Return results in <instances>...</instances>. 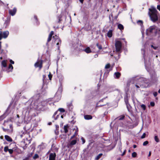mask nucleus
<instances>
[{
  "label": "nucleus",
  "mask_w": 160,
  "mask_h": 160,
  "mask_svg": "<svg viewBox=\"0 0 160 160\" xmlns=\"http://www.w3.org/2000/svg\"><path fill=\"white\" fill-rule=\"evenodd\" d=\"M150 12L149 13L150 18L153 22H155L158 20V12L156 8H153L149 9Z\"/></svg>",
  "instance_id": "obj_1"
},
{
  "label": "nucleus",
  "mask_w": 160,
  "mask_h": 160,
  "mask_svg": "<svg viewBox=\"0 0 160 160\" xmlns=\"http://www.w3.org/2000/svg\"><path fill=\"white\" fill-rule=\"evenodd\" d=\"M157 27L155 25L150 26L146 30V34L148 35L156 36Z\"/></svg>",
  "instance_id": "obj_2"
},
{
  "label": "nucleus",
  "mask_w": 160,
  "mask_h": 160,
  "mask_svg": "<svg viewBox=\"0 0 160 160\" xmlns=\"http://www.w3.org/2000/svg\"><path fill=\"white\" fill-rule=\"evenodd\" d=\"M65 111V110L62 108H59L54 114L52 116V118H55V120H56L59 117V115L62 112H64Z\"/></svg>",
  "instance_id": "obj_3"
},
{
  "label": "nucleus",
  "mask_w": 160,
  "mask_h": 160,
  "mask_svg": "<svg viewBox=\"0 0 160 160\" xmlns=\"http://www.w3.org/2000/svg\"><path fill=\"white\" fill-rule=\"evenodd\" d=\"M143 78H140L138 79V81L135 85V86L137 88H138L140 87H143L144 86V82L142 81Z\"/></svg>",
  "instance_id": "obj_4"
},
{
  "label": "nucleus",
  "mask_w": 160,
  "mask_h": 160,
  "mask_svg": "<svg viewBox=\"0 0 160 160\" xmlns=\"http://www.w3.org/2000/svg\"><path fill=\"white\" fill-rule=\"evenodd\" d=\"M116 51L117 52L120 51L122 48V43L120 41H117L115 43Z\"/></svg>",
  "instance_id": "obj_5"
},
{
  "label": "nucleus",
  "mask_w": 160,
  "mask_h": 160,
  "mask_svg": "<svg viewBox=\"0 0 160 160\" xmlns=\"http://www.w3.org/2000/svg\"><path fill=\"white\" fill-rule=\"evenodd\" d=\"M43 61L42 60L38 59L37 62L34 64V66L35 68L39 67V70H40L42 67Z\"/></svg>",
  "instance_id": "obj_6"
},
{
  "label": "nucleus",
  "mask_w": 160,
  "mask_h": 160,
  "mask_svg": "<svg viewBox=\"0 0 160 160\" xmlns=\"http://www.w3.org/2000/svg\"><path fill=\"white\" fill-rule=\"evenodd\" d=\"M9 34V32L6 31L2 33L1 32L0 33V40L2 38H6L8 36Z\"/></svg>",
  "instance_id": "obj_7"
},
{
  "label": "nucleus",
  "mask_w": 160,
  "mask_h": 160,
  "mask_svg": "<svg viewBox=\"0 0 160 160\" xmlns=\"http://www.w3.org/2000/svg\"><path fill=\"white\" fill-rule=\"evenodd\" d=\"M27 142H28L29 143H30V142L27 139H26L25 140L24 139L23 141H22L21 142V145L24 150L26 149L27 147Z\"/></svg>",
  "instance_id": "obj_8"
},
{
  "label": "nucleus",
  "mask_w": 160,
  "mask_h": 160,
  "mask_svg": "<svg viewBox=\"0 0 160 160\" xmlns=\"http://www.w3.org/2000/svg\"><path fill=\"white\" fill-rule=\"evenodd\" d=\"M33 104H34V107L33 108L36 109H41V108H42V106H41V104L38 103V104L37 102H34Z\"/></svg>",
  "instance_id": "obj_9"
},
{
  "label": "nucleus",
  "mask_w": 160,
  "mask_h": 160,
  "mask_svg": "<svg viewBox=\"0 0 160 160\" xmlns=\"http://www.w3.org/2000/svg\"><path fill=\"white\" fill-rule=\"evenodd\" d=\"M53 38H54V39H56L55 41L57 42L56 43L57 46L58 47V49H59V44H61V40L60 39V38L58 37V38H55L54 36H53Z\"/></svg>",
  "instance_id": "obj_10"
},
{
  "label": "nucleus",
  "mask_w": 160,
  "mask_h": 160,
  "mask_svg": "<svg viewBox=\"0 0 160 160\" xmlns=\"http://www.w3.org/2000/svg\"><path fill=\"white\" fill-rule=\"evenodd\" d=\"M56 156L55 153H51L49 155V160H55Z\"/></svg>",
  "instance_id": "obj_11"
},
{
  "label": "nucleus",
  "mask_w": 160,
  "mask_h": 160,
  "mask_svg": "<svg viewBox=\"0 0 160 160\" xmlns=\"http://www.w3.org/2000/svg\"><path fill=\"white\" fill-rule=\"evenodd\" d=\"M17 11V9L16 8H14L12 10L10 9L9 10V13L12 16L14 15Z\"/></svg>",
  "instance_id": "obj_12"
},
{
  "label": "nucleus",
  "mask_w": 160,
  "mask_h": 160,
  "mask_svg": "<svg viewBox=\"0 0 160 160\" xmlns=\"http://www.w3.org/2000/svg\"><path fill=\"white\" fill-rule=\"evenodd\" d=\"M138 79L136 77H134L132 78V79L130 81H128L127 83V87L129 88L130 85V83L131 82H133V81L136 80Z\"/></svg>",
  "instance_id": "obj_13"
},
{
  "label": "nucleus",
  "mask_w": 160,
  "mask_h": 160,
  "mask_svg": "<svg viewBox=\"0 0 160 160\" xmlns=\"http://www.w3.org/2000/svg\"><path fill=\"white\" fill-rule=\"evenodd\" d=\"M84 118L85 120H87L91 119L92 118V116L91 115H84Z\"/></svg>",
  "instance_id": "obj_14"
},
{
  "label": "nucleus",
  "mask_w": 160,
  "mask_h": 160,
  "mask_svg": "<svg viewBox=\"0 0 160 160\" xmlns=\"http://www.w3.org/2000/svg\"><path fill=\"white\" fill-rule=\"evenodd\" d=\"M3 125L5 126H6L7 127H8V126H9V127L10 128H11L12 127V126L11 124H9V122H8V120H7V121H5L4 122V123H3Z\"/></svg>",
  "instance_id": "obj_15"
},
{
  "label": "nucleus",
  "mask_w": 160,
  "mask_h": 160,
  "mask_svg": "<svg viewBox=\"0 0 160 160\" xmlns=\"http://www.w3.org/2000/svg\"><path fill=\"white\" fill-rule=\"evenodd\" d=\"M110 67V64H109V63H108L106 65V66L105 67V68L106 69V71H105V73H107V72L108 73L110 71V70H107L106 69L109 68Z\"/></svg>",
  "instance_id": "obj_16"
},
{
  "label": "nucleus",
  "mask_w": 160,
  "mask_h": 160,
  "mask_svg": "<svg viewBox=\"0 0 160 160\" xmlns=\"http://www.w3.org/2000/svg\"><path fill=\"white\" fill-rule=\"evenodd\" d=\"M83 51H85L87 53H90L92 52L90 48L89 47H87L85 49H84Z\"/></svg>",
  "instance_id": "obj_17"
},
{
  "label": "nucleus",
  "mask_w": 160,
  "mask_h": 160,
  "mask_svg": "<svg viewBox=\"0 0 160 160\" xmlns=\"http://www.w3.org/2000/svg\"><path fill=\"white\" fill-rule=\"evenodd\" d=\"M5 139L8 142H12V140L11 138L9 136L6 135L5 136Z\"/></svg>",
  "instance_id": "obj_18"
},
{
  "label": "nucleus",
  "mask_w": 160,
  "mask_h": 160,
  "mask_svg": "<svg viewBox=\"0 0 160 160\" xmlns=\"http://www.w3.org/2000/svg\"><path fill=\"white\" fill-rule=\"evenodd\" d=\"M112 30H109L107 33V36L111 38L112 37Z\"/></svg>",
  "instance_id": "obj_19"
},
{
  "label": "nucleus",
  "mask_w": 160,
  "mask_h": 160,
  "mask_svg": "<svg viewBox=\"0 0 160 160\" xmlns=\"http://www.w3.org/2000/svg\"><path fill=\"white\" fill-rule=\"evenodd\" d=\"M120 73L119 72H117L114 73V76L115 78H118L120 77Z\"/></svg>",
  "instance_id": "obj_20"
},
{
  "label": "nucleus",
  "mask_w": 160,
  "mask_h": 160,
  "mask_svg": "<svg viewBox=\"0 0 160 160\" xmlns=\"http://www.w3.org/2000/svg\"><path fill=\"white\" fill-rule=\"evenodd\" d=\"M67 107L70 111L72 110V104L71 103H67Z\"/></svg>",
  "instance_id": "obj_21"
},
{
  "label": "nucleus",
  "mask_w": 160,
  "mask_h": 160,
  "mask_svg": "<svg viewBox=\"0 0 160 160\" xmlns=\"http://www.w3.org/2000/svg\"><path fill=\"white\" fill-rule=\"evenodd\" d=\"M10 22V19H8L5 21L4 24L6 28H7Z\"/></svg>",
  "instance_id": "obj_22"
},
{
  "label": "nucleus",
  "mask_w": 160,
  "mask_h": 160,
  "mask_svg": "<svg viewBox=\"0 0 160 160\" xmlns=\"http://www.w3.org/2000/svg\"><path fill=\"white\" fill-rule=\"evenodd\" d=\"M2 66L3 67H6L7 66L6 61L5 60H3L2 62Z\"/></svg>",
  "instance_id": "obj_23"
},
{
  "label": "nucleus",
  "mask_w": 160,
  "mask_h": 160,
  "mask_svg": "<svg viewBox=\"0 0 160 160\" xmlns=\"http://www.w3.org/2000/svg\"><path fill=\"white\" fill-rule=\"evenodd\" d=\"M138 122L136 121V122L134 124H133L132 125H131L130 126V127L131 128H133L135 127L136 126H137L138 125Z\"/></svg>",
  "instance_id": "obj_24"
},
{
  "label": "nucleus",
  "mask_w": 160,
  "mask_h": 160,
  "mask_svg": "<svg viewBox=\"0 0 160 160\" xmlns=\"http://www.w3.org/2000/svg\"><path fill=\"white\" fill-rule=\"evenodd\" d=\"M118 28L121 30H122L124 29L123 26L121 24H119L118 25Z\"/></svg>",
  "instance_id": "obj_25"
},
{
  "label": "nucleus",
  "mask_w": 160,
  "mask_h": 160,
  "mask_svg": "<svg viewBox=\"0 0 160 160\" xmlns=\"http://www.w3.org/2000/svg\"><path fill=\"white\" fill-rule=\"evenodd\" d=\"M156 33V36L157 35H158L159 37H160V28H158L157 27Z\"/></svg>",
  "instance_id": "obj_26"
},
{
  "label": "nucleus",
  "mask_w": 160,
  "mask_h": 160,
  "mask_svg": "<svg viewBox=\"0 0 160 160\" xmlns=\"http://www.w3.org/2000/svg\"><path fill=\"white\" fill-rule=\"evenodd\" d=\"M137 23L141 27L143 25V21L141 20H139L137 21Z\"/></svg>",
  "instance_id": "obj_27"
},
{
  "label": "nucleus",
  "mask_w": 160,
  "mask_h": 160,
  "mask_svg": "<svg viewBox=\"0 0 160 160\" xmlns=\"http://www.w3.org/2000/svg\"><path fill=\"white\" fill-rule=\"evenodd\" d=\"M127 108L128 109V110L129 112H130L131 111V107L130 106V104H128L126 105Z\"/></svg>",
  "instance_id": "obj_28"
},
{
  "label": "nucleus",
  "mask_w": 160,
  "mask_h": 160,
  "mask_svg": "<svg viewBox=\"0 0 160 160\" xmlns=\"http://www.w3.org/2000/svg\"><path fill=\"white\" fill-rule=\"evenodd\" d=\"M76 142L77 141L76 140H73L71 142L70 144L71 145H74L76 143Z\"/></svg>",
  "instance_id": "obj_29"
},
{
  "label": "nucleus",
  "mask_w": 160,
  "mask_h": 160,
  "mask_svg": "<svg viewBox=\"0 0 160 160\" xmlns=\"http://www.w3.org/2000/svg\"><path fill=\"white\" fill-rule=\"evenodd\" d=\"M68 127L67 125H65L64 127V130L65 133H67L68 132Z\"/></svg>",
  "instance_id": "obj_30"
},
{
  "label": "nucleus",
  "mask_w": 160,
  "mask_h": 160,
  "mask_svg": "<svg viewBox=\"0 0 160 160\" xmlns=\"http://www.w3.org/2000/svg\"><path fill=\"white\" fill-rule=\"evenodd\" d=\"M102 153H100L95 158V160H98L102 156Z\"/></svg>",
  "instance_id": "obj_31"
},
{
  "label": "nucleus",
  "mask_w": 160,
  "mask_h": 160,
  "mask_svg": "<svg viewBox=\"0 0 160 160\" xmlns=\"http://www.w3.org/2000/svg\"><path fill=\"white\" fill-rule=\"evenodd\" d=\"M52 37L51 36H48V37L47 40V42L46 43L47 45H48V42H49L51 40Z\"/></svg>",
  "instance_id": "obj_32"
},
{
  "label": "nucleus",
  "mask_w": 160,
  "mask_h": 160,
  "mask_svg": "<svg viewBox=\"0 0 160 160\" xmlns=\"http://www.w3.org/2000/svg\"><path fill=\"white\" fill-rule=\"evenodd\" d=\"M39 158V156L37 154H35L33 157V158L36 159Z\"/></svg>",
  "instance_id": "obj_33"
},
{
  "label": "nucleus",
  "mask_w": 160,
  "mask_h": 160,
  "mask_svg": "<svg viewBox=\"0 0 160 160\" xmlns=\"http://www.w3.org/2000/svg\"><path fill=\"white\" fill-rule=\"evenodd\" d=\"M154 139L156 142H159V139L158 138V137L157 136H155L154 137Z\"/></svg>",
  "instance_id": "obj_34"
},
{
  "label": "nucleus",
  "mask_w": 160,
  "mask_h": 160,
  "mask_svg": "<svg viewBox=\"0 0 160 160\" xmlns=\"http://www.w3.org/2000/svg\"><path fill=\"white\" fill-rule=\"evenodd\" d=\"M141 108L143 109V110H145L146 109V106L144 104H142L141 105Z\"/></svg>",
  "instance_id": "obj_35"
},
{
  "label": "nucleus",
  "mask_w": 160,
  "mask_h": 160,
  "mask_svg": "<svg viewBox=\"0 0 160 160\" xmlns=\"http://www.w3.org/2000/svg\"><path fill=\"white\" fill-rule=\"evenodd\" d=\"M125 118V116L124 115H122L119 117L118 120H123Z\"/></svg>",
  "instance_id": "obj_36"
},
{
  "label": "nucleus",
  "mask_w": 160,
  "mask_h": 160,
  "mask_svg": "<svg viewBox=\"0 0 160 160\" xmlns=\"http://www.w3.org/2000/svg\"><path fill=\"white\" fill-rule=\"evenodd\" d=\"M137 155V154L135 152H133L132 154V157L134 158L136 157Z\"/></svg>",
  "instance_id": "obj_37"
},
{
  "label": "nucleus",
  "mask_w": 160,
  "mask_h": 160,
  "mask_svg": "<svg viewBox=\"0 0 160 160\" xmlns=\"http://www.w3.org/2000/svg\"><path fill=\"white\" fill-rule=\"evenodd\" d=\"M9 149L8 148V146H6L4 147V150L5 152H7L9 150Z\"/></svg>",
  "instance_id": "obj_38"
},
{
  "label": "nucleus",
  "mask_w": 160,
  "mask_h": 160,
  "mask_svg": "<svg viewBox=\"0 0 160 160\" xmlns=\"http://www.w3.org/2000/svg\"><path fill=\"white\" fill-rule=\"evenodd\" d=\"M96 45L99 50H101L102 49V46L101 45H99L98 43H97L96 44Z\"/></svg>",
  "instance_id": "obj_39"
},
{
  "label": "nucleus",
  "mask_w": 160,
  "mask_h": 160,
  "mask_svg": "<svg viewBox=\"0 0 160 160\" xmlns=\"http://www.w3.org/2000/svg\"><path fill=\"white\" fill-rule=\"evenodd\" d=\"M148 143V141H145L143 143V146H146L147 145Z\"/></svg>",
  "instance_id": "obj_40"
},
{
  "label": "nucleus",
  "mask_w": 160,
  "mask_h": 160,
  "mask_svg": "<svg viewBox=\"0 0 160 160\" xmlns=\"http://www.w3.org/2000/svg\"><path fill=\"white\" fill-rule=\"evenodd\" d=\"M8 151L10 154H12L13 152V150L12 149H9Z\"/></svg>",
  "instance_id": "obj_41"
},
{
  "label": "nucleus",
  "mask_w": 160,
  "mask_h": 160,
  "mask_svg": "<svg viewBox=\"0 0 160 160\" xmlns=\"http://www.w3.org/2000/svg\"><path fill=\"white\" fill-rule=\"evenodd\" d=\"M81 140H82V144H83L85 142V140L83 137H82L81 138Z\"/></svg>",
  "instance_id": "obj_42"
},
{
  "label": "nucleus",
  "mask_w": 160,
  "mask_h": 160,
  "mask_svg": "<svg viewBox=\"0 0 160 160\" xmlns=\"http://www.w3.org/2000/svg\"><path fill=\"white\" fill-rule=\"evenodd\" d=\"M150 104L151 106L153 107L155 105V103L154 102H151L150 103Z\"/></svg>",
  "instance_id": "obj_43"
},
{
  "label": "nucleus",
  "mask_w": 160,
  "mask_h": 160,
  "mask_svg": "<svg viewBox=\"0 0 160 160\" xmlns=\"http://www.w3.org/2000/svg\"><path fill=\"white\" fill-rule=\"evenodd\" d=\"M54 34V32L53 31H52L50 34H49V36H50L52 37V36Z\"/></svg>",
  "instance_id": "obj_44"
},
{
  "label": "nucleus",
  "mask_w": 160,
  "mask_h": 160,
  "mask_svg": "<svg viewBox=\"0 0 160 160\" xmlns=\"http://www.w3.org/2000/svg\"><path fill=\"white\" fill-rule=\"evenodd\" d=\"M146 136V134L145 133H143L142 135V136L141 138H145Z\"/></svg>",
  "instance_id": "obj_45"
},
{
  "label": "nucleus",
  "mask_w": 160,
  "mask_h": 160,
  "mask_svg": "<svg viewBox=\"0 0 160 160\" xmlns=\"http://www.w3.org/2000/svg\"><path fill=\"white\" fill-rule=\"evenodd\" d=\"M49 80H51L52 78V75L50 73L48 75Z\"/></svg>",
  "instance_id": "obj_46"
},
{
  "label": "nucleus",
  "mask_w": 160,
  "mask_h": 160,
  "mask_svg": "<svg viewBox=\"0 0 160 160\" xmlns=\"http://www.w3.org/2000/svg\"><path fill=\"white\" fill-rule=\"evenodd\" d=\"M153 95L155 97L157 96L158 95V93L157 92H154L153 93Z\"/></svg>",
  "instance_id": "obj_47"
},
{
  "label": "nucleus",
  "mask_w": 160,
  "mask_h": 160,
  "mask_svg": "<svg viewBox=\"0 0 160 160\" xmlns=\"http://www.w3.org/2000/svg\"><path fill=\"white\" fill-rule=\"evenodd\" d=\"M8 68L9 69L11 68L12 69L13 68V66H12L11 64H10L9 65V67H8Z\"/></svg>",
  "instance_id": "obj_48"
},
{
  "label": "nucleus",
  "mask_w": 160,
  "mask_h": 160,
  "mask_svg": "<svg viewBox=\"0 0 160 160\" xmlns=\"http://www.w3.org/2000/svg\"><path fill=\"white\" fill-rule=\"evenodd\" d=\"M32 154H33L32 152L31 153H30L28 155V156L27 157H28L29 158L32 156Z\"/></svg>",
  "instance_id": "obj_49"
},
{
  "label": "nucleus",
  "mask_w": 160,
  "mask_h": 160,
  "mask_svg": "<svg viewBox=\"0 0 160 160\" xmlns=\"http://www.w3.org/2000/svg\"><path fill=\"white\" fill-rule=\"evenodd\" d=\"M32 154H33L32 152L31 153H30L28 155V156L27 157H28L29 158L32 156Z\"/></svg>",
  "instance_id": "obj_50"
},
{
  "label": "nucleus",
  "mask_w": 160,
  "mask_h": 160,
  "mask_svg": "<svg viewBox=\"0 0 160 160\" xmlns=\"http://www.w3.org/2000/svg\"><path fill=\"white\" fill-rule=\"evenodd\" d=\"M32 154H33L32 152L31 153H30L28 155V156L27 157H28L29 158L32 156Z\"/></svg>",
  "instance_id": "obj_51"
},
{
  "label": "nucleus",
  "mask_w": 160,
  "mask_h": 160,
  "mask_svg": "<svg viewBox=\"0 0 160 160\" xmlns=\"http://www.w3.org/2000/svg\"><path fill=\"white\" fill-rule=\"evenodd\" d=\"M32 154H33L32 152L31 153H30L28 155V156L27 157H28L29 158L32 156Z\"/></svg>",
  "instance_id": "obj_52"
},
{
  "label": "nucleus",
  "mask_w": 160,
  "mask_h": 160,
  "mask_svg": "<svg viewBox=\"0 0 160 160\" xmlns=\"http://www.w3.org/2000/svg\"><path fill=\"white\" fill-rule=\"evenodd\" d=\"M29 159V158L28 157H25L24 158H23V160H28Z\"/></svg>",
  "instance_id": "obj_53"
},
{
  "label": "nucleus",
  "mask_w": 160,
  "mask_h": 160,
  "mask_svg": "<svg viewBox=\"0 0 160 160\" xmlns=\"http://www.w3.org/2000/svg\"><path fill=\"white\" fill-rule=\"evenodd\" d=\"M157 9L160 11V5H158L157 7Z\"/></svg>",
  "instance_id": "obj_54"
},
{
  "label": "nucleus",
  "mask_w": 160,
  "mask_h": 160,
  "mask_svg": "<svg viewBox=\"0 0 160 160\" xmlns=\"http://www.w3.org/2000/svg\"><path fill=\"white\" fill-rule=\"evenodd\" d=\"M107 97L105 98H104L103 99H102L101 100H99V102H103V100L105 99L106 98H107Z\"/></svg>",
  "instance_id": "obj_55"
},
{
  "label": "nucleus",
  "mask_w": 160,
  "mask_h": 160,
  "mask_svg": "<svg viewBox=\"0 0 160 160\" xmlns=\"http://www.w3.org/2000/svg\"><path fill=\"white\" fill-rule=\"evenodd\" d=\"M10 61L11 64H13L14 63V62L12 60H10Z\"/></svg>",
  "instance_id": "obj_56"
},
{
  "label": "nucleus",
  "mask_w": 160,
  "mask_h": 160,
  "mask_svg": "<svg viewBox=\"0 0 160 160\" xmlns=\"http://www.w3.org/2000/svg\"><path fill=\"white\" fill-rule=\"evenodd\" d=\"M125 103H126V105H127V104H129V103H128V100H125Z\"/></svg>",
  "instance_id": "obj_57"
},
{
  "label": "nucleus",
  "mask_w": 160,
  "mask_h": 160,
  "mask_svg": "<svg viewBox=\"0 0 160 160\" xmlns=\"http://www.w3.org/2000/svg\"><path fill=\"white\" fill-rule=\"evenodd\" d=\"M125 152H126V150H125L123 152V153H122V156H123L124 155L125 153Z\"/></svg>",
  "instance_id": "obj_58"
},
{
  "label": "nucleus",
  "mask_w": 160,
  "mask_h": 160,
  "mask_svg": "<svg viewBox=\"0 0 160 160\" xmlns=\"http://www.w3.org/2000/svg\"><path fill=\"white\" fill-rule=\"evenodd\" d=\"M2 129H3V131L5 132L6 131L8 130V129H5L3 127H2Z\"/></svg>",
  "instance_id": "obj_59"
},
{
  "label": "nucleus",
  "mask_w": 160,
  "mask_h": 160,
  "mask_svg": "<svg viewBox=\"0 0 160 160\" xmlns=\"http://www.w3.org/2000/svg\"><path fill=\"white\" fill-rule=\"evenodd\" d=\"M34 18L36 20V21L37 20V16H34Z\"/></svg>",
  "instance_id": "obj_60"
},
{
  "label": "nucleus",
  "mask_w": 160,
  "mask_h": 160,
  "mask_svg": "<svg viewBox=\"0 0 160 160\" xmlns=\"http://www.w3.org/2000/svg\"><path fill=\"white\" fill-rule=\"evenodd\" d=\"M79 1L81 3H82L84 0H79Z\"/></svg>",
  "instance_id": "obj_61"
},
{
  "label": "nucleus",
  "mask_w": 160,
  "mask_h": 160,
  "mask_svg": "<svg viewBox=\"0 0 160 160\" xmlns=\"http://www.w3.org/2000/svg\"><path fill=\"white\" fill-rule=\"evenodd\" d=\"M133 147L134 148H135L137 147V146L136 145H134L133 146Z\"/></svg>",
  "instance_id": "obj_62"
},
{
  "label": "nucleus",
  "mask_w": 160,
  "mask_h": 160,
  "mask_svg": "<svg viewBox=\"0 0 160 160\" xmlns=\"http://www.w3.org/2000/svg\"><path fill=\"white\" fill-rule=\"evenodd\" d=\"M61 21L60 18V17H58V22H59Z\"/></svg>",
  "instance_id": "obj_63"
},
{
  "label": "nucleus",
  "mask_w": 160,
  "mask_h": 160,
  "mask_svg": "<svg viewBox=\"0 0 160 160\" xmlns=\"http://www.w3.org/2000/svg\"><path fill=\"white\" fill-rule=\"evenodd\" d=\"M151 152H149V154H148V156H149H149H151Z\"/></svg>",
  "instance_id": "obj_64"
}]
</instances>
